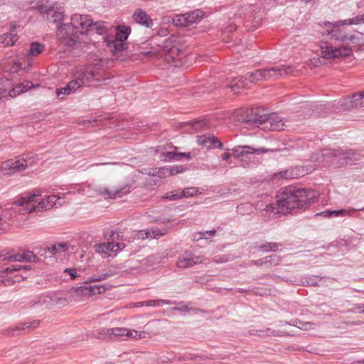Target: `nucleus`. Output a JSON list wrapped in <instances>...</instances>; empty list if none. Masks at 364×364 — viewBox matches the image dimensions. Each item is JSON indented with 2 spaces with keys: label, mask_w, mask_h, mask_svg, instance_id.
Masks as SVG:
<instances>
[{
  "label": "nucleus",
  "mask_w": 364,
  "mask_h": 364,
  "mask_svg": "<svg viewBox=\"0 0 364 364\" xmlns=\"http://www.w3.org/2000/svg\"><path fill=\"white\" fill-rule=\"evenodd\" d=\"M92 20L87 15L75 14L71 17L70 23H63L56 31L58 39L68 46H74L80 42L79 34L90 31Z\"/></svg>",
  "instance_id": "1"
},
{
  "label": "nucleus",
  "mask_w": 364,
  "mask_h": 364,
  "mask_svg": "<svg viewBox=\"0 0 364 364\" xmlns=\"http://www.w3.org/2000/svg\"><path fill=\"white\" fill-rule=\"evenodd\" d=\"M41 195L39 191H35L33 193H26L16 198L14 204L18 206L26 205V209L29 213L46 210L54 206L62 205V203L60 201V198L55 195L47 196L42 199L37 205H33V203L36 202L37 198L41 196Z\"/></svg>",
  "instance_id": "2"
},
{
  "label": "nucleus",
  "mask_w": 364,
  "mask_h": 364,
  "mask_svg": "<svg viewBox=\"0 0 364 364\" xmlns=\"http://www.w3.org/2000/svg\"><path fill=\"white\" fill-rule=\"evenodd\" d=\"M277 205L282 211L302 208L308 203L306 191L295 187L286 188L277 196Z\"/></svg>",
  "instance_id": "3"
},
{
  "label": "nucleus",
  "mask_w": 364,
  "mask_h": 364,
  "mask_svg": "<svg viewBox=\"0 0 364 364\" xmlns=\"http://www.w3.org/2000/svg\"><path fill=\"white\" fill-rule=\"evenodd\" d=\"M73 76L74 79L68 82V85L75 92L83 85H97V83L102 79V70L95 67L80 68Z\"/></svg>",
  "instance_id": "4"
},
{
  "label": "nucleus",
  "mask_w": 364,
  "mask_h": 364,
  "mask_svg": "<svg viewBox=\"0 0 364 364\" xmlns=\"http://www.w3.org/2000/svg\"><path fill=\"white\" fill-rule=\"evenodd\" d=\"M321 55L326 60H333L350 56L353 50L348 44L333 46L330 42L321 41L319 43Z\"/></svg>",
  "instance_id": "5"
},
{
  "label": "nucleus",
  "mask_w": 364,
  "mask_h": 364,
  "mask_svg": "<svg viewBox=\"0 0 364 364\" xmlns=\"http://www.w3.org/2000/svg\"><path fill=\"white\" fill-rule=\"evenodd\" d=\"M31 269V266H23L20 264H13L4 270L0 271V284H3L5 286H9L15 282H19L23 279L26 278V276L23 274H16L13 277H9L14 272L27 271Z\"/></svg>",
  "instance_id": "6"
},
{
  "label": "nucleus",
  "mask_w": 364,
  "mask_h": 364,
  "mask_svg": "<svg viewBox=\"0 0 364 364\" xmlns=\"http://www.w3.org/2000/svg\"><path fill=\"white\" fill-rule=\"evenodd\" d=\"M328 154L329 151L326 150L315 153L311 156V159L315 161H318L319 163H323L325 161H328V158H332L334 162L342 161L341 164H348L354 160H358V154L352 150L333 156H328Z\"/></svg>",
  "instance_id": "7"
},
{
  "label": "nucleus",
  "mask_w": 364,
  "mask_h": 364,
  "mask_svg": "<svg viewBox=\"0 0 364 364\" xmlns=\"http://www.w3.org/2000/svg\"><path fill=\"white\" fill-rule=\"evenodd\" d=\"M100 292V288L96 285L74 287L70 291L69 299L70 301L80 302Z\"/></svg>",
  "instance_id": "8"
},
{
  "label": "nucleus",
  "mask_w": 364,
  "mask_h": 364,
  "mask_svg": "<svg viewBox=\"0 0 364 364\" xmlns=\"http://www.w3.org/2000/svg\"><path fill=\"white\" fill-rule=\"evenodd\" d=\"M204 12L200 9L176 15L173 19L172 23L176 26H188L191 24L199 22L203 17Z\"/></svg>",
  "instance_id": "9"
},
{
  "label": "nucleus",
  "mask_w": 364,
  "mask_h": 364,
  "mask_svg": "<svg viewBox=\"0 0 364 364\" xmlns=\"http://www.w3.org/2000/svg\"><path fill=\"white\" fill-rule=\"evenodd\" d=\"M105 335L114 336L122 338H146L149 333L145 331H137L136 330H129L126 328H111L102 331Z\"/></svg>",
  "instance_id": "10"
},
{
  "label": "nucleus",
  "mask_w": 364,
  "mask_h": 364,
  "mask_svg": "<svg viewBox=\"0 0 364 364\" xmlns=\"http://www.w3.org/2000/svg\"><path fill=\"white\" fill-rule=\"evenodd\" d=\"M97 195L101 196L106 199H114L121 198L129 192V186L124 185L120 187H103L98 186L95 188Z\"/></svg>",
  "instance_id": "11"
},
{
  "label": "nucleus",
  "mask_w": 364,
  "mask_h": 364,
  "mask_svg": "<svg viewBox=\"0 0 364 364\" xmlns=\"http://www.w3.org/2000/svg\"><path fill=\"white\" fill-rule=\"evenodd\" d=\"M124 247L125 245L124 243L108 242L96 245L95 250L96 252L104 255L105 257H112L116 255L118 252Z\"/></svg>",
  "instance_id": "12"
},
{
  "label": "nucleus",
  "mask_w": 364,
  "mask_h": 364,
  "mask_svg": "<svg viewBox=\"0 0 364 364\" xmlns=\"http://www.w3.org/2000/svg\"><path fill=\"white\" fill-rule=\"evenodd\" d=\"M266 151L264 148L255 149L249 146H236L232 149L233 156L241 161L249 159L250 154H262Z\"/></svg>",
  "instance_id": "13"
},
{
  "label": "nucleus",
  "mask_w": 364,
  "mask_h": 364,
  "mask_svg": "<svg viewBox=\"0 0 364 364\" xmlns=\"http://www.w3.org/2000/svg\"><path fill=\"white\" fill-rule=\"evenodd\" d=\"M203 261V258L201 256L185 253L178 258L176 265L180 269H185L200 264Z\"/></svg>",
  "instance_id": "14"
},
{
  "label": "nucleus",
  "mask_w": 364,
  "mask_h": 364,
  "mask_svg": "<svg viewBox=\"0 0 364 364\" xmlns=\"http://www.w3.org/2000/svg\"><path fill=\"white\" fill-rule=\"evenodd\" d=\"M326 34L331 36V39L342 43H350L352 32H348L345 28L336 27L335 29H327Z\"/></svg>",
  "instance_id": "15"
},
{
  "label": "nucleus",
  "mask_w": 364,
  "mask_h": 364,
  "mask_svg": "<svg viewBox=\"0 0 364 364\" xmlns=\"http://www.w3.org/2000/svg\"><path fill=\"white\" fill-rule=\"evenodd\" d=\"M285 124L282 117L275 114L269 115L264 122V128L271 131H281L284 129Z\"/></svg>",
  "instance_id": "16"
},
{
  "label": "nucleus",
  "mask_w": 364,
  "mask_h": 364,
  "mask_svg": "<svg viewBox=\"0 0 364 364\" xmlns=\"http://www.w3.org/2000/svg\"><path fill=\"white\" fill-rule=\"evenodd\" d=\"M197 143L198 145L204 148L210 149V147L223 149V143L216 137L206 135L197 136Z\"/></svg>",
  "instance_id": "17"
},
{
  "label": "nucleus",
  "mask_w": 364,
  "mask_h": 364,
  "mask_svg": "<svg viewBox=\"0 0 364 364\" xmlns=\"http://www.w3.org/2000/svg\"><path fill=\"white\" fill-rule=\"evenodd\" d=\"M134 21L140 25L146 28H151L154 25L152 19L146 11L141 9H137L133 14Z\"/></svg>",
  "instance_id": "18"
},
{
  "label": "nucleus",
  "mask_w": 364,
  "mask_h": 364,
  "mask_svg": "<svg viewBox=\"0 0 364 364\" xmlns=\"http://www.w3.org/2000/svg\"><path fill=\"white\" fill-rule=\"evenodd\" d=\"M15 166L16 171L18 172L23 171L27 168L31 167L34 164V159L32 157H24L23 156H18L11 159Z\"/></svg>",
  "instance_id": "19"
},
{
  "label": "nucleus",
  "mask_w": 364,
  "mask_h": 364,
  "mask_svg": "<svg viewBox=\"0 0 364 364\" xmlns=\"http://www.w3.org/2000/svg\"><path fill=\"white\" fill-rule=\"evenodd\" d=\"M268 71L265 77V80L277 79L279 76L284 74H289L292 72L293 69L291 66L272 67L271 68L264 69Z\"/></svg>",
  "instance_id": "20"
},
{
  "label": "nucleus",
  "mask_w": 364,
  "mask_h": 364,
  "mask_svg": "<svg viewBox=\"0 0 364 364\" xmlns=\"http://www.w3.org/2000/svg\"><path fill=\"white\" fill-rule=\"evenodd\" d=\"M56 2H51L48 0H41L37 3L36 6H33V8L36 9L40 14L46 15L48 18L49 15L53 9L56 8Z\"/></svg>",
  "instance_id": "21"
},
{
  "label": "nucleus",
  "mask_w": 364,
  "mask_h": 364,
  "mask_svg": "<svg viewBox=\"0 0 364 364\" xmlns=\"http://www.w3.org/2000/svg\"><path fill=\"white\" fill-rule=\"evenodd\" d=\"M198 188L196 187H190L183 189L181 191H176L171 195H168L166 198L170 200H175L183 198L193 197L198 193Z\"/></svg>",
  "instance_id": "22"
},
{
  "label": "nucleus",
  "mask_w": 364,
  "mask_h": 364,
  "mask_svg": "<svg viewBox=\"0 0 364 364\" xmlns=\"http://www.w3.org/2000/svg\"><path fill=\"white\" fill-rule=\"evenodd\" d=\"M186 168L183 166H171L168 167H161L158 169V171L154 173V175H158L160 177H165L166 176H173L178 173H183Z\"/></svg>",
  "instance_id": "23"
},
{
  "label": "nucleus",
  "mask_w": 364,
  "mask_h": 364,
  "mask_svg": "<svg viewBox=\"0 0 364 364\" xmlns=\"http://www.w3.org/2000/svg\"><path fill=\"white\" fill-rule=\"evenodd\" d=\"M34 87L33 84L29 81H25L16 85L13 89L9 90L7 95L11 97H15Z\"/></svg>",
  "instance_id": "24"
},
{
  "label": "nucleus",
  "mask_w": 364,
  "mask_h": 364,
  "mask_svg": "<svg viewBox=\"0 0 364 364\" xmlns=\"http://www.w3.org/2000/svg\"><path fill=\"white\" fill-rule=\"evenodd\" d=\"M65 18L64 10L62 6H59L58 4H56V8L53 9V11H51V14L48 16V20L52 21L54 23L57 25V28L60 26L61 23L63 21Z\"/></svg>",
  "instance_id": "25"
},
{
  "label": "nucleus",
  "mask_w": 364,
  "mask_h": 364,
  "mask_svg": "<svg viewBox=\"0 0 364 364\" xmlns=\"http://www.w3.org/2000/svg\"><path fill=\"white\" fill-rule=\"evenodd\" d=\"M225 86L235 94L238 93L240 90L246 87V82L242 77H235L232 79Z\"/></svg>",
  "instance_id": "26"
},
{
  "label": "nucleus",
  "mask_w": 364,
  "mask_h": 364,
  "mask_svg": "<svg viewBox=\"0 0 364 364\" xmlns=\"http://www.w3.org/2000/svg\"><path fill=\"white\" fill-rule=\"evenodd\" d=\"M105 41L107 43V46L109 48L110 50L114 53H118L124 49V43L121 42L120 41L114 38L106 37L105 38Z\"/></svg>",
  "instance_id": "27"
},
{
  "label": "nucleus",
  "mask_w": 364,
  "mask_h": 364,
  "mask_svg": "<svg viewBox=\"0 0 364 364\" xmlns=\"http://www.w3.org/2000/svg\"><path fill=\"white\" fill-rule=\"evenodd\" d=\"M358 210H364V208H358V209H341V210H326L321 213L322 215L324 216H334V217H338V216H346V215H351V212L358 211Z\"/></svg>",
  "instance_id": "28"
},
{
  "label": "nucleus",
  "mask_w": 364,
  "mask_h": 364,
  "mask_svg": "<svg viewBox=\"0 0 364 364\" xmlns=\"http://www.w3.org/2000/svg\"><path fill=\"white\" fill-rule=\"evenodd\" d=\"M268 71H265L264 69H259L252 73H247V78L250 82H257L261 80H266L265 77L268 74Z\"/></svg>",
  "instance_id": "29"
},
{
  "label": "nucleus",
  "mask_w": 364,
  "mask_h": 364,
  "mask_svg": "<svg viewBox=\"0 0 364 364\" xmlns=\"http://www.w3.org/2000/svg\"><path fill=\"white\" fill-rule=\"evenodd\" d=\"M0 172L4 175H11L17 173L11 159L6 160L1 164Z\"/></svg>",
  "instance_id": "30"
},
{
  "label": "nucleus",
  "mask_w": 364,
  "mask_h": 364,
  "mask_svg": "<svg viewBox=\"0 0 364 364\" xmlns=\"http://www.w3.org/2000/svg\"><path fill=\"white\" fill-rule=\"evenodd\" d=\"M162 156L164 157V160H180L181 157H186L187 159H191V153H183V152H176V151H168L166 153H164Z\"/></svg>",
  "instance_id": "31"
},
{
  "label": "nucleus",
  "mask_w": 364,
  "mask_h": 364,
  "mask_svg": "<svg viewBox=\"0 0 364 364\" xmlns=\"http://www.w3.org/2000/svg\"><path fill=\"white\" fill-rule=\"evenodd\" d=\"M116 29L117 33L114 38L124 43L127 39L129 34L130 33V28L124 26H118Z\"/></svg>",
  "instance_id": "32"
},
{
  "label": "nucleus",
  "mask_w": 364,
  "mask_h": 364,
  "mask_svg": "<svg viewBox=\"0 0 364 364\" xmlns=\"http://www.w3.org/2000/svg\"><path fill=\"white\" fill-rule=\"evenodd\" d=\"M109 29L108 25L104 21H92V26L90 27V31H95L97 33L102 35L107 32Z\"/></svg>",
  "instance_id": "33"
},
{
  "label": "nucleus",
  "mask_w": 364,
  "mask_h": 364,
  "mask_svg": "<svg viewBox=\"0 0 364 364\" xmlns=\"http://www.w3.org/2000/svg\"><path fill=\"white\" fill-rule=\"evenodd\" d=\"M45 50V46L38 42H33L30 44L28 55L31 56H37Z\"/></svg>",
  "instance_id": "34"
},
{
  "label": "nucleus",
  "mask_w": 364,
  "mask_h": 364,
  "mask_svg": "<svg viewBox=\"0 0 364 364\" xmlns=\"http://www.w3.org/2000/svg\"><path fill=\"white\" fill-rule=\"evenodd\" d=\"M298 171L294 168L287 169L275 174L276 177H281L285 179L296 178L299 176Z\"/></svg>",
  "instance_id": "35"
},
{
  "label": "nucleus",
  "mask_w": 364,
  "mask_h": 364,
  "mask_svg": "<svg viewBox=\"0 0 364 364\" xmlns=\"http://www.w3.org/2000/svg\"><path fill=\"white\" fill-rule=\"evenodd\" d=\"M350 43L358 46H364V33L353 31Z\"/></svg>",
  "instance_id": "36"
},
{
  "label": "nucleus",
  "mask_w": 364,
  "mask_h": 364,
  "mask_svg": "<svg viewBox=\"0 0 364 364\" xmlns=\"http://www.w3.org/2000/svg\"><path fill=\"white\" fill-rule=\"evenodd\" d=\"M352 107H358L364 106V92L355 94L351 100Z\"/></svg>",
  "instance_id": "37"
},
{
  "label": "nucleus",
  "mask_w": 364,
  "mask_h": 364,
  "mask_svg": "<svg viewBox=\"0 0 364 364\" xmlns=\"http://www.w3.org/2000/svg\"><path fill=\"white\" fill-rule=\"evenodd\" d=\"M171 301L169 300L157 299V300H149L146 301L140 302L139 304L141 306H161L164 304H171Z\"/></svg>",
  "instance_id": "38"
},
{
  "label": "nucleus",
  "mask_w": 364,
  "mask_h": 364,
  "mask_svg": "<svg viewBox=\"0 0 364 364\" xmlns=\"http://www.w3.org/2000/svg\"><path fill=\"white\" fill-rule=\"evenodd\" d=\"M55 93L57 97L60 99L63 100L65 99V97L67 95H70L71 94L75 93L71 88L69 87L68 83L64 87L56 89Z\"/></svg>",
  "instance_id": "39"
},
{
  "label": "nucleus",
  "mask_w": 364,
  "mask_h": 364,
  "mask_svg": "<svg viewBox=\"0 0 364 364\" xmlns=\"http://www.w3.org/2000/svg\"><path fill=\"white\" fill-rule=\"evenodd\" d=\"M1 39L5 46H13L17 41V36L14 33H6L1 36Z\"/></svg>",
  "instance_id": "40"
},
{
  "label": "nucleus",
  "mask_w": 364,
  "mask_h": 364,
  "mask_svg": "<svg viewBox=\"0 0 364 364\" xmlns=\"http://www.w3.org/2000/svg\"><path fill=\"white\" fill-rule=\"evenodd\" d=\"M68 250V245L65 243H58L48 248V251L53 255L58 252H64Z\"/></svg>",
  "instance_id": "41"
},
{
  "label": "nucleus",
  "mask_w": 364,
  "mask_h": 364,
  "mask_svg": "<svg viewBox=\"0 0 364 364\" xmlns=\"http://www.w3.org/2000/svg\"><path fill=\"white\" fill-rule=\"evenodd\" d=\"M166 234V231H161L158 228H150L145 231L146 237L156 238Z\"/></svg>",
  "instance_id": "42"
},
{
  "label": "nucleus",
  "mask_w": 364,
  "mask_h": 364,
  "mask_svg": "<svg viewBox=\"0 0 364 364\" xmlns=\"http://www.w3.org/2000/svg\"><path fill=\"white\" fill-rule=\"evenodd\" d=\"M340 23H343V21H338L334 23L324 21L318 23L319 26L326 28V31L327 29H335L336 27H341L344 26V24H340Z\"/></svg>",
  "instance_id": "43"
},
{
  "label": "nucleus",
  "mask_w": 364,
  "mask_h": 364,
  "mask_svg": "<svg viewBox=\"0 0 364 364\" xmlns=\"http://www.w3.org/2000/svg\"><path fill=\"white\" fill-rule=\"evenodd\" d=\"M364 23V14L358 15L353 18L343 20V23H340V24L345 25H357Z\"/></svg>",
  "instance_id": "44"
},
{
  "label": "nucleus",
  "mask_w": 364,
  "mask_h": 364,
  "mask_svg": "<svg viewBox=\"0 0 364 364\" xmlns=\"http://www.w3.org/2000/svg\"><path fill=\"white\" fill-rule=\"evenodd\" d=\"M32 324L34 326V327H36L38 326V322L34 321L32 323H23V324H21V325H19L18 326H16L14 328H12L9 329L7 331V334L8 335H11V336H14V335H15V333H14L15 331H19V330H21V329L29 328Z\"/></svg>",
  "instance_id": "45"
},
{
  "label": "nucleus",
  "mask_w": 364,
  "mask_h": 364,
  "mask_svg": "<svg viewBox=\"0 0 364 364\" xmlns=\"http://www.w3.org/2000/svg\"><path fill=\"white\" fill-rule=\"evenodd\" d=\"M259 250L264 252H275L279 248V245L276 242H267L259 247Z\"/></svg>",
  "instance_id": "46"
},
{
  "label": "nucleus",
  "mask_w": 364,
  "mask_h": 364,
  "mask_svg": "<svg viewBox=\"0 0 364 364\" xmlns=\"http://www.w3.org/2000/svg\"><path fill=\"white\" fill-rule=\"evenodd\" d=\"M294 325L304 331H309L314 328V324L311 322H303L296 319L294 321Z\"/></svg>",
  "instance_id": "47"
},
{
  "label": "nucleus",
  "mask_w": 364,
  "mask_h": 364,
  "mask_svg": "<svg viewBox=\"0 0 364 364\" xmlns=\"http://www.w3.org/2000/svg\"><path fill=\"white\" fill-rule=\"evenodd\" d=\"M3 260L8 262H23L25 261V257H23V254L21 253L4 257Z\"/></svg>",
  "instance_id": "48"
},
{
  "label": "nucleus",
  "mask_w": 364,
  "mask_h": 364,
  "mask_svg": "<svg viewBox=\"0 0 364 364\" xmlns=\"http://www.w3.org/2000/svg\"><path fill=\"white\" fill-rule=\"evenodd\" d=\"M266 257H267L268 267L276 266V265L279 264V263L281 261L280 257L278 255H269Z\"/></svg>",
  "instance_id": "49"
},
{
  "label": "nucleus",
  "mask_w": 364,
  "mask_h": 364,
  "mask_svg": "<svg viewBox=\"0 0 364 364\" xmlns=\"http://www.w3.org/2000/svg\"><path fill=\"white\" fill-rule=\"evenodd\" d=\"M215 233V230H212L209 231L200 232H198L195 237L196 240L200 239H208L209 237H213Z\"/></svg>",
  "instance_id": "50"
},
{
  "label": "nucleus",
  "mask_w": 364,
  "mask_h": 364,
  "mask_svg": "<svg viewBox=\"0 0 364 364\" xmlns=\"http://www.w3.org/2000/svg\"><path fill=\"white\" fill-rule=\"evenodd\" d=\"M6 214L2 211L0 213V235L6 231Z\"/></svg>",
  "instance_id": "51"
},
{
  "label": "nucleus",
  "mask_w": 364,
  "mask_h": 364,
  "mask_svg": "<svg viewBox=\"0 0 364 364\" xmlns=\"http://www.w3.org/2000/svg\"><path fill=\"white\" fill-rule=\"evenodd\" d=\"M53 301L60 305V306H65L66 305H68V300L65 298V297H55V299H53Z\"/></svg>",
  "instance_id": "52"
},
{
  "label": "nucleus",
  "mask_w": 364,
  "mask_h": 364,
  "mask_svg": "<svg viewBox=\"0 0 364 364\" xmlns=\"http://www.w3.org/2000/svg\"><path fill=\"white\" fill-rule=\"evenodd\" d=\"M251 264L257 265V266H265L268 267L267 257H264L262 259L254 260L251 262Z\"/></svg>",
  "instance_id": "53"
},
{
  "label": "nucleus",
  "mask_w": 364,
  "mask_h": 364,
  "mask_svg": "<svg viewBox=\"0 0 364 364\" xmlns=\"http://www.w3.org/2000/svg\"><path fill=\"white\" fill-rule=\"evenodd\" d=\"M23 257H25V261L28 262H33L35 260L36 256L32 252L27 251L23 253Z\"/></svg>",
  "instance_id": "54"
},
{
  "label": "nucleus",
  "mask_w": 364,
  "mask_h": 364,
  "mask_svg": "<svg viewBox=\"0 0 364 364\" xmlns=\"http://www.w3.org/2000/svg\"><path fill=\"white\" fill-rule=\"evenodd\" d=\"M65 272H68L73 279H75L77 277V274L76 272L75 269H65Z\"/></svg>",
  "instance_id": "55"
},
{
  "label": "nucleus",
  "mask_w": 364,
  "mask_h": 364,
  "mask_svg": "<svg viewBox=\"0 0 364 364\" xmlns=\"http://www.w3.org/2000/svg\"><path fill=\"white\" fill-rule=\"evenodd\" d=\"M24 68L19 61H14V70L17 71L18 69Z\"/></svg>",
  "instance_id": "56"
},
{
  "label": "nucleus",
  "mask_w": 364,
  "mask_h": 364,
  "mask_svg": "<svg viewBox=\"0 0 364 364\" xmlns=\"http://www.w3.org/2000/svg\"><path fill=\"white\" fill-rule=\"evenodd\" d=\"M223 160H228L230 158V154L229 153H223L221 156Z\"/></svg>",
  "instance_id": "57"
},
{
  "label": "nucleus",
  "mask_w": 364,
  "mask_h": 364,
  "mask_svg": "<svg viewBox=\"0 0 364 364\" xmlns=\"http://www.w3.org/2000/svg\"><path fill=\"white\" fill-rule=\"evenodd\" d=\"M173 309L181 311H187L188 310V309L186 306L181 307V308H174Z\"/></svg>",
  "instance_id": "58"
},
{
  "label": "nucleus",
  "mask_w": 364,
  "mask_h": 364,
  "mask_svg": "<svg viewBox=\"0 0 364 364\" xmlns=\"http://www.w3.org/2000/svg\"><path fill=\"white\" fill-rule=\"evenodd\" d=\"M273 209H274V207L272 205H268V206H267V208H266L267 211H270Z\"/></svg>",
  "instance_id": "59"
},
{
  "label": "nucleus",
  "mask_w": 364,
  "mask_h": 364,
  "mask_svg": "<svg viewBox=\"0 0 364 364\" xmlns=\"http://www.w3.org/2000/svg\"><path fill=\"white\" fill-rule=\"evenodd\" d=\"M307 283H308V284H309V285H312V286H313V285H315V284H316V282H313V281H312V282H307Z\"/></svg>",
  "instance_id": "60"
},
{
  "label": "nucleus",
  "mask_w": 364,
  "mask_h": 364,
  "mask_svg": "<svg viewBox=\"0 0 364 364\" xmlns=\"http://www.w3.org/2000/svg\"><path fill=\"white\" fill-rule=\"evenodd\" d=\"M271 335L272 336H281L282 334H279V333H272Z\"/></svg>",
  "instance_id": "61"
},
{
  "label": "nucleus",
  "mask_w": 364,
  "mask_h": 364,
  "mask_svg": "<svg viewBox=\"0 0 364 364\" xmlns=\"http://www.w3.org/2000/svg\"><path fill=\"white\" fill-rule=\"evenodd\" d=\"M4 257H6V256H5V255H1V254L0 253V260L4 261V260H3V258H4Z\"/></svg>",
  "instance_id": "62"
},
{
  "label": "nucleus",
  "mask_w": 364,
  "mask_h": 364,
  "mask_svg": "<svg viewBox=\"0 0 364 364\" xmlns=\"http://www.w3.org/2000/svg\"><path fill=\"white\" fill-rule=\"evenodd\" d=\"M173 50H174V49H173V48H171V50H170V53H173Z\"/></svg>",
  "instance_id": "63"
},
{
  "label": "nucleus",
  "mask_w": 364,
  "mask_h": 364,
  "mask_svg": "<svg viewBox=\"0 0 364 364\" xmlns=\"http://www.w3.org/2000/svg\"><path fill=\"white\" fill-rule=\"evenodd\" d=\"M46 298H47L46 296H44V297H43V301H46Z\"/></svg>",
  "instance_id": "64"
}]
</instances>
